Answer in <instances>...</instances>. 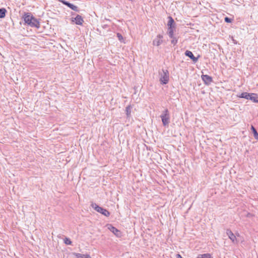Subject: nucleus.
<instances>
[{
	"label": "nucleus",
	"instance_id": "24",
	"mask_svg": "<svg viewBox=\"0 0 258 258\" xmlns=\"http://www.w3.org/2000/svg\"><path fill=\"white\" fill-rule=\"evenodd\" d=\"M117 36L119 40H122L123 39V37L120 34L117 33Z\"/></svg>",
	"mask_w": 258,
	"mask_h": 258
},
{
	"label": "nucleus",
	"instance_id": "20",
	"mask_svg": "<svg viewBox=\"0 0 258 258\" xmlns=\"http://www.w3.org/2000/svg\"><path fill=\"white\" fill-rule=\"evenodd\" d=\"M125 111L127 117H130L131 113V106L130 105L127 106L125 108Z\"/></svg>",
	"mask_w": 258,
	"mask_h": 258
},
{
	"label": "nucleus",
	"instance_id": "22",
	"mask_svg": "<svg viewBox=\"0 0 258 258\" xmlns=\"http://www.w3.org/2000/svg\"><path fill=\"white\" fill-rule=\"evenodd\" d=\"M172 40H171V43L173 45H175L177 42V40L173 37V38H171Z\"/></svg>",
	"mask_w": 258,
	"mask_h": 258
},
{
	"label": "nucleus",
	"instance_id": "1",
	"mask_svg": "<svg viewBox=\"0 0 258 258\" xmlns=\"http://www.w3.org/2000/svg\"><path fill=\"white\" fill-rule=\"evenodd\" d=\"M23 19L24 22L31 27L36 28L40 27L39 21L30 13H25L23 16Z\"/></svg>",
	"mask_w": 258,
	"mask_h": 258
},
{
	"label": "nucleus",
	"instance_id": "11",
	"mask_svg": "<svg viewBox=\"0 0 258 258\" xmlns=\"http://www.w3.org/2000/svg\"><path fill=\"white\" fill-rule=\"evenodd\" d=\"M73 255L76 256V258H92L90 255L88 254H81L80 253H73Z\"/></svg>",
	"mask_w": 258,
	"mask_h": 258
},
{
	"label": "nucleus",
	"instance_id": "15",
	"mask_svg": "<svg viewBox=\"0 0 258 258\" xmlns=\"http://www.w3.org/2000/svg\"><path fill=\"white\" fill-rule=\"evenodd\" d=\"M250 94L247 92H243L238 96V97L241 98H245L246 99H249Z\"/></svg>",
	"mask_w": 258,
	"mask_h": 258
},
{
	"label": "nucleus",
	"instance_id": "2",
	"mask_svg": "<svg viewBox=\"0 0 258 258\" xmlns=\"http://www.w3.org/2000/svg\"><path fill=\"white\" fill-rule=\"evenodd\" d=\"M92 207L97 212L102 214V215H103L106 217H108L110 215V213L107 210L99 207V206L97 205L96 204H92Z\"/></svg>",
	"mask_w": 258,
	"mask_h": 258
},
{
	"label": "nucleus",
	"instance_id": "25",
	"mask_svg": "<svg viewBox=\"0 0 258 258\" xmlns=\"http://www.w3.org/2000/svg\"><path fill=\"white\" fill-rule=\"evenodd\" d=\"M176 258H182V257L179 254H177L176 255Z\"/></svg>",
	"mask_w": 258,
	"mask_h": 258
},
{
	"label": "nucleus",
	"instance_id": "14",
	"mask_svg": "<svg viewBox=\"0 0 258 258\" xmlns=\"http://www.w3.org/2000/svg\"><path fill=\"white\" fill-rule=\"evenodd\" d=\"M168 19L169 21L167 23L168 27L174 28V21L173 19L171 17H169Z\"/></svg>",
	"mask_w": 258,
	"mask_h": 258
},
{
	"label": "nucleus",
	"instance_id": "7",
	"mask_svg": "<svg viewBox=\"0 0 258 258\" xmlns=\"http://www.w3.org/2000/svg\"><path fill=\"white\" fill-rule=\"evenodd\" d=\"M60 2L62 3L63 4L67 6L68 7L71 8L72 10L75 11H78V8L76 6H75L68 2H66L64 0H58Z\"/></svg>",
	"mask_w": 258,
	"mask_h": 258
},
{
	"label": "nucleus",
	"instance_id": "16",
	"mask_svg": "<svg viewBox=\"0 0 258 258\" xmlns=\"http://www.w3.org/2000/svg\"><path fill=\"white\" fill-rule=\"evenodd\" d=\"M197 258H212V255L210 253H205L199 254Z\"/></svg>",
	"mask_w": 258,
	"mask_h": 258
},
{
	"label": "nucleus",
	"instance_id": "21",
	"mask_svg": "<svg viewBox=\"0 0 258 258\" xmlns=\"http://www.w3.org/2000/svg\"><path fill=\"white\" fill-rule=\"evenodd\" d=\"M64 242L67 245H71V244H72L71 240L69 238H65L64 239Z\"/></svg>",
	"mask_w": 258,
	"mask_h": 258
},
{
	"label": "nucleus",
	"instance_id": "4",
	"mask_svg": "<svg viewBox=\"0 0 258 258\" xmlns=\"http://www.w3.org/2000/svg\"><path fill=\"white\" fill-rule=\"evenodd\" d=\"M160 81L163 84H166L168 83L169 73L167 70H163V74L161 75Z\"/></svg>",
	"mask_w": 258,
	"mask_h": 258
},
{
	"label": "nucleus",
	"instance_id": "13",
	"mask_svg": "<svg viewBox=\"0 0 258 258\" xmlns=\"http://www.w3.org/2000/svg\"><path fill=\"white\" fill-rule=\"evenodd\" d=\"M249 99L254 102H258V94L255 93H250Z\"/></svg>",
	"mask_w": 258,
	"mask_h": 258
},
{
	"label": "nucleus",
	"instance_id": "19",
	"mask_svg": "<svg viewBox=\"0 0 258 258\" xmlns=\"http://www.w3.org/2000/svg\"><path fill=\"white\" fill-rule=\"evenodd\" d=\"M174 29L173 28H168V34L170 38H173L174 36Z\"/></svg>",
	"mask_w": 258,
	"mask_h": 258
},
{
	"label": "nucleus",
	"instance_id": "18",
	"mask_svg": "<svg viewBox=\"0 0 258 258\" xmlns=\"http://www.w3.org/2000/svg\"><path fill=\"white\" fill-rule=\"evenodd\" d=\"M7 11L5 8L0 9V18H3L6 16Z\"/></svg>",
	"mask_w": 258,
	"mask_h": 258
},
{
	"label": "nucleus",
	"instance_id": "23",
	"mask_svg": "<svg viewBox=\"0 0 258 258\" xmlns=\"http://www.w3.org/2000/svg\"><path fill=\"white\" fill-rule=\"evenodd\" d=\"M224 20L227 23H231L232 22L231 20L228 17H225Z\"/></svg>",
	"mask_w": 258,
	"mask_h": 258
},
{
	"label": "nucleus",
	"instance_id": "10",
	"mask_svg": "<svg viewBox=\"0 0 258 258\" xmlns=\"http://www.w3.org/2000/svg\"><path fill=\"white\" fill-rule=\"evenodd\" d=\"M185 54L186 56L190 57L194 62H197L198 61V58L194 56L191 51L186 50L185 52Z\"/></svg>",
	"mask_w": 258,
	"mask_h": 258
},
{
	"label": "nucleus",
	"instance_id": "3",
	"mask_svg": "<svg viewBox=\"0 0 258 258\" xmlns=\"http://www.w3.org/2000/svg\"><path fill=\"white\" fill-rule=\"evenodd\" d=\"M160 117L163 125L164 126L167 125L169 122V114L168 110H164Z\"/></svg>",
	"mask_w": 258,
	"mask_h": 258
},
{
	"label": "nucleus",
	"instance_id": "17",
	"mask_svg": "<svg viewBox=\"0 0 258 258\" xmlns=\"http://www.w3.org/2000/svg\"><path fill=\"white\" fill-rule=\"evenodd\" d=\"M251 130L252 131L254 138L258 141V133L253 125H251Z\"/></svg>",
	"mask_w": 258,
	"mask_h": 258
},
{
	"label": "nucleus",
	"instance_id": "8",
	"mask_svg": "<svg viewBox=\"0 0 258 258\" xmlns=\"http://www.w3.org/2000/svg\"><path fill=\"white\" fill-rule=\"evenodd\" d=\"M163 36L161 35H158L156 38L153 40V43L154 45L159 46L162 43Z\"/></svg>",
	"mask_w": 258,
	"mask_h": 258
},
{
	"label": "nucleus",
	"instance_id": "12",
	"mask_svg": "<svg viewBox=\"0 0 258 258\" xmlns=\"http://www.w3.org/2000/svg\"><path fill=\"white\" fill-rule=\"evenodd\" d=\"M75 22L77 25H82L84 22L82 17L80 15H77L75 18Z\"/></svg>",
	"mask_w": 258,
	"mask_h": 258
},
{
	"label": "nucleus",
	"instance_id": "5",
	"mask_svg": "<svg viewBox=\"0 0 258 258\" xmlns=\"http://www.w3.org/2000/svg\"><path fill=\"white\" fill-rule=\"evenodd\" d=\"M108 228L109 230H110L114 235H115L118 237H121L122 236L121 232L116 228L115 227L112 226L111 225H109L108 227Z\"/></svg>",
	"mask_w": 258,
	"mask_h": 258
},
{
	"label": "nucleus",
	"instance_id": "9",
	"mask_svg": "<svg viewBox=\"0 0 258 258\" xmlns=\"http://www.w3.org/2000/svg\"><path fill=\"white\" fill-rule=\"evenodd\" d=\"M226 233L229 238L232 241V242L235 243L237 242V239L236 236L234 235V234L231 230H227Z\"/></svg>",
	"mask_w": 258,
	"mask_h": 258
},
{
	"label": "nucleus",
	"instance_id": "6",
	"mask_svg": "<svg viewBox=\"0 0 258 258\" xmlns=\"http://www.w3.org/2000/svg\"><path fill=\"white\" fill-rule=\"evenodd\" d=\"M201 78L205 84L208 85L210 84L213 81L212 78L207 75H203Z\"/></svg>",
	"mask_w": 258,
	"mask_h": 258
}]
</instances>
